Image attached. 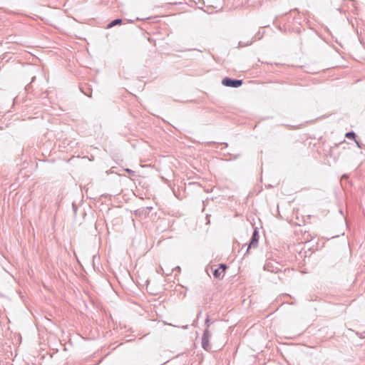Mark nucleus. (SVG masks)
Returning a JSON list of instances; mask_svg holds the SVG:
<instances>
[{
	"mask_svg": "<svg viewBox=\"0 0 365 365\" xmlns=\"http://www.w3.org/2000/svg\"><path fill=\"white\" fill-rule=\"evenodd\" d=\"M264 269L270 272L277 273L280 269L277 267V262L274 261H268L264 265Z\"/></svg>",
	"mask_w": 365,
	"mask_h": 365,
	"instance_id": "obj_2",
	"label": "nucleus"
},
{
	"mask_svg": "<svg viewBox=\"0 0 365 365\" xmlns=\"http://www.w3.org/2000/svg\"><path fill=\"white\" fill-rule=\"evenodd\" d=\"M35 79H36V76H33L30 83L26 86V90H29L30 88L31 84L35 81Z\"/></svg>",
	"mask_w": 365,
	"mask_h": 365,
	"instance_id": "obj_12",
	"label": "nucleus"
},
{
	"mask_svg": "<svg viewBox=\"0 0 365 365\" xmlns=\"http://www.w3.org/2000/svg\"><path fill=\"white\" fill-rule=\"evenodd\" d=\"M224 144H225V145L226 147H227V145H227V143H224Z\"/></svg>",
	"mask_w": 365,
	"mask_h": 365,
	"instance_id": "obj_17",
	"label": "nucleus"
},
{
	"mask_svg": "<svg viewBox=\"0 0 365 365\" xmlns=\"http://www.w3.org/2000/svg\"><path fill=\"white\" fill-rule=\"evenodd\" d=\"M202 347L203 349L208 351L210 349L209 339L202 338Z\"/></svg>",
	"mask_w": 365,
	"mask_h": 365,
	"instance_id": "obj_7",
	"label": "nucleus"
},
{
	"mask_svg": "<svg viewBox=\"0 0 365 365\" xmlns=\"http://www.w3.org/2000/svg\"><path fill=\"white\" fill-rule=\"evenodd\" d=\"M263 36V33H261L260 31H259L257 34H255V36L252 38V41H255L257 40H259L262 38Z\"/></svg>",
	"mask_w": 365,
	"mask_h": 365,
	"instance_id": "obj_11",
	"label": "nucleus"
},
{
	"mask_svg": "<svg viewBox=\"0 0 365 365\" xmlns=\"http://www.w3.org/2000/svg\"><path fill=\"white\" fill-rule=\"evenodd\" d=\"M226 269L227 265L225 264H220L219 267L216 268L213 272L214 277L218 279H222Z\"/></svg>",
	"mask_w": 365,
	"mask_h": 365,
	"instance_id": "obj_3",
	"label": "nucleus"
},
{
	"mask_svg": "<svg viewBox=\"0 0 365 365\" xmlns=\"http://www.w3.org/2000/svg\"><path fill=\"white\" fill-rule=\"evenodd\" d=\"M125 171L133 176L135 175V171H133L129 168L125 169Z\"/></svg>",
	"mask_w": 365,
	"mask_h": 365,
	"instance_id": "obj_13",
	"label": "nucleus"
},
{
	"mask_svg": "<svg viewBox=\"0 0 365 365\" xmlns=\"http://www.w3.org/2000/svg\"><path fill=\"white\" fill-rule=\"evenodd\" d=\"M80 90L81 91L82 93H83L86 96H88V97H91V93H92V91H91V89L87 86H81L80 87Z\"/></svg>",
	"mask_w": 365,
	"mask_h": 365,
	"instance_id": "obj_5",
	"label": "nucleus"
},
{
	"mask_svg": "<svg viewBox=\"0 0 365 365\" xmlns=\"http://www.w3.org/2000/svg\"><path fill=\"white\" fill-rule=\"evenodd\" d=\"M210 336H211V334L210 333L208 329L205 328V329L204 330V332L202 334V338H205V339H210Z\"/></svg>",
	"mask_w": 365,
	"mask_h": 365,
	"instance_id": "obj_10",
	"label": "nucleus"
},
{
	"mask_svg": "<svg viewBox=\"0 0 365 365\" xmlns=\"http://www.w3.org/2000/svg\"><path fill=\"white\" fill-rule=\"evenodd\" d=\"M258 241H259V232H258V230L257 228L255 229L253 233H252V238H251V240L249 243V245L247 247V252H248L249 249L251 248V247H257V245H258Z\"/></svg>",
	"mask_w": 365,
	"mask_h": 365,
	"instance_id": "obj_4",
	"label": "nucleus"
},
{
	"mask_svg": "<svg viewBox=\"0 0 365 365\" xmlns=\"http://www.w3.org/2000/svg\"><path fill=\"white\" fill-rule=\"evenodd\" d=\"M345 137L348 139L356 140V133L354 131L347 132L345 134Z\"/></svg>",
	"mask_w": 365,
	"mask_h": 365,
	"instance_id": "obj_9",
	"label": "nucleus"
},
{
	"mask_svg": "<svg viewBox=\"0 0 365 365\" xmlns=\"http://www.w3.org/2000/svg\"><path fill=\"white\" fill-rule=\"evenodd\" d=\"M240 154L239 155H235L234 158H237L238 157H240Z\"/></svg>",
	"mask_w": 365,
	"mask_h": 365,
	"instance_id": "obj_16",
	"label": "nucleus"
},
{
	"mask_svg": "<svg viewBox=\"0 0 365 365\" xmlns=\"http://www.w3.org/2000/svg\"><path fill=\"white\" fill-rule=\"evenodd\" d=\"M243 83L242 80L225 77L222 81V84L226 87L238 88Z\"/></svg>",
	"mask_w": 365,
	"mask_h": 365,
	"instance_id": "obj_1",
	"label": "nucleus"
},
{
	"mask_svg": "<svg viewBox=\"0 0 365 365\" xmlns=\"http://www.w3.org/2000/svg\"><path fill=\"white\" fill-rule=\"evenodd\" d=\"M205 324L206 326V328L208 329V327H210V320H209V318L207 317L205 320Z\"/></svg>",
	"mask_w": 365,
	"mask_h": 365,
	"instance_id": "obj_14",
	"label": "nucleus"
},
{
	"mask_svg": "<svg viewBox=\"0 0 365 365\" xmlns=\"http://www.w3.org/2000/svg\"><path fill=\"white\" fill-rule=\"evenodd\" d=\"M252 43H253V41H252V40H251V41H246V42L242 41H239V43H238V46H237V47H238V48L245 47V46H247L251 45Z\"/></svg>",
	"mask_w": 365,
	"mask_h": 365,
	"instance_id": "obj_8",
	"label": "nucleus"
},
{
	"mask_svg": "<svg viewBox=\"0 0 365 365\" xmlns=\"http://www.w3.org/2000/svg\"><path fill=\"white\" fill-rule=\"evenodd\" d=\"M121 23H122L121 19H115L108 24L107 28L108 29L112 28L116 25L121 24Z\"/></svg>",
	"mask_w": 365,
	"mask_h": 365,
	"instance_id": "obj_6",
	"label": "nucleus"
},
{
	"mask_svg": "<svg viewBox=\"0 0 365 365\" xmlns=\"http://www.w3.org/2000/svg\"><path fill=\"white\" fill-rule=\"evenodd\" d=\"M354 141L356 143L358 148H362L361 144L356 139Z\"/></svg>",
	"mask_w": 365,
	"mask_h": 365,
	"instance_id": "obj_15",
	"label": "nucleus"
}]
</instances>
